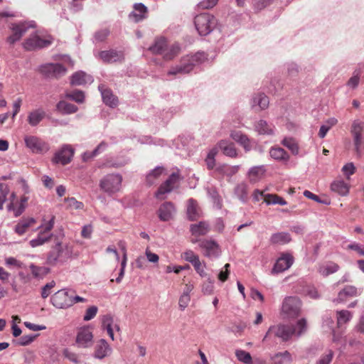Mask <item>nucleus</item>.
I'll list each match as a JSON object with an SVG mask.
<instances>
[{
	"label": "nucleus",
	"mask_w": 364,
	"mask_h": 364,
	"mask_svg": "<svg viewBox=\"0 0 364 364\" xmlns=\"http://www.w3.org/2000/svg\"><path fill=\"white\" fill-rule=\"evenodd\" d=\"M99 58L107 63L121 62L124 60V54L122 51L114 50H103L99 53Z\"/></svg>",
	"instance_id": "6ab92c4d"
},
{
	"label": "nucleus",
	"mask_w": 364,
	"mask_h": 364,
	"mask_svg": "<svg viewBox=\"0 0 364 364\" xmlns=\"http://www.w3.org/2000/svg\"><path fill=\"white\" fill-rule=\"evenodd\" d=\"M264 200L268 205L279 204L284 205L287 204V201L282 197L276 194H266L264 196Z\"/></svg>",
	"instance_id": "a19ab883"
},
{
	"label": "nucleus",
	"mask_w": 364,
	"mask_h": 364,
	"mask_svg": "<svg viewBox=\"0 0 364 364\" xmlns=\"http://www.w3.org/2000/svg\"><path fill=\"white\" fill-rule=\"evenodd\" d=\"M24 141L26 147L35 154H44L50 149L47 142L36 136H26Z\"/></svg>",
	"instance_id": "9d476101"
},
{
	"label": "nucleus",
	"mask_w": 364,
	"mask_h": 364,
	"mask_svg": "<svg viewBox=\"0 0 364 364\" xmlns=\"http://www.w3.org/2000/svg\"><path fill=\"white\" fill-rule=\"evenodd\" d=\"M191 242L193 243H196L199 242V246L202 249H203L205 252V255L206 256H212L217 255V250L218 249V245L212 240H198L197 239H192Z\"/></svg>",
	"instance_id": "4be33fe9"
},
{
	"label": "nucleus",
	"mask_w": 364,
	"mask_h": 364,
	"mask_svg": "<svg viewBox=\"0 0 364 364\" xmlns=\"http://www.w3.org/2000/svg\"><path fill=\"white\" fill-rule=\"evenodd\" d=\"M269 104V98L264 94H258L252 100V107L255 108L258 106L260 110L265 109Z\"/></svg>",
	"instance_id": "72a5a7b5"
},
{
	"label": "nucleus",
	"mask_w": 364,
	"mask_h": 364,
	"mask_svg": "<svg viewBox=\"0 0 364 364\" xmlns=\"http://www.w3.org/2000/svg\"><path fill=\"white\" fill-rule=\"evenodd\" d=\"M76 344L78 348H88L93 345V334L88 326L80 328L76 336Z\"/></svg>",
	"instance_id": "9b49d317"
},
{
	"label": "nucleus",
	"mask_w": 364,
	"mask_h": 364,
	"mask_svg": "<svg viewBox=\"0 0 364 364\" xmlns=\"http://www.w3.org/2000/svg\"><path fill=\"white\" fill-rule=\"evenodd\" d=\"M51 304L58 309H66L73 305L71 291L60 289L50 297Z\"/></svg>",
	"instance_id": "6e6552de"
},
{
	"label": "nucleus",
	"mask_w": 364,
	"mask_h": 364,
	"mask_svg": "<svg viewBox=\"0 0 364 364\" xmlns=\"http://www.w3.org/2000/svg\"><path fill=\"white\" fill-rule=\"evenodd\" d=\"M235 355L237 358L245 364H251L252 358L250 353L243 350H237L235 351Z\"/></svg>",
	"instance_id": "de8ad7c7"
},
{
	"label": "nucleus",
	"mask_w": 364,
	"mask_h": 364,
	"mask_svg": "<svg viewBox=\"0 0 364 364\" xmlns=\"http://www.w3.org/2000/svg\"><path fill=\"white\" fill-rule=\"evenodd\" d=\"M55 286V282L51 281L43 287L41 289V296L46 299L52 292L53 288Z\"/></svg>",
	"instance_id": "864d4df0"
},
{
	"label": "nucleus",
	"mask_w": 364,
	"mask_h": 364,
	"mask_svg": "<svg viewBox=\"0 0 364 364\" xmlns=\"http://www.w3.org/2000/svg\"><path fill=\"white\" fill-rule=\"evenodd\" d=\"M164 171V168L159 166L154 168L146 176V182L149 186H151L155 183L158 178L161 176Z\"/></svg>",
	"instance_id": "37998d69"
},
{
	"label": "nucleus",
	"mask_w": 364,
	"mask_h": 364,
	"mask_svg": "<svg viewBox=\"0 0 364 364\" xmlns=\"http://www.w3.org/2000/svg\"><path fill=\"white\" fill-rule=\"evenodd\" d=\"M46 117V112L43 109H37L29 112L27 121L31 126L38 124Z\"/></svg>",
	"instance_id": "bb28decb"
},
{
	"label": "nucleus",
	"mask_w": 364,
	"mask_h": 364,
	"mask_svg": "<svg viewBox=\"0 0 364 364\" xmlns=\"http://www.w3.org/2000/svg\"><path fill=\"white\" fill-rule=\"evenodd\" d=\"M106 147L107 144H105V142L100 143L92 152L85 153L84 159L86 160L87 159L97 156L101 150H104Z\"/></svg>",
	"instance_id": "bf43d9fd"
},
{
	"label": "nucleus",
	"mask_w": 364,
	"mask_h": 364,
	"mask_svg": "<svg viewBox=\"0 0 364 364\" xmlns=\"http://www.w3.org/2000/svg\"><path fill=\"white\" fill-rule=\"evenodd\" d=\"M198 57L197 55L191 56V58H188L187 59L183 60V63L182 65L179 66H176V68H171L168 74V75H176L178 73L186 74L188 73L190 71L193 70L194 66V62L196 61Z\"/></svg>",
	"instance_id": "a211bd4d"
},
{
	"label": "nucleus",
	"mask_w": 364,
	"mask_h": 364,
	"mask_svg": "<svg viewBox=\"0 0 364 364\" xmlns=\"http://www.w3.org/2000/svg\"><path fill=\"white\" fill-rule=\"evenodd\" d=\"M100 89L101 90L103 102L109 107H116L118 104V99L112 94V91L108 89L102 90V87H100Z\"/></svg>",
	"instance_id": "2f4dec72"
},
{
	"label": "nucleus",
	"mask_w": 364,
	"mask_h": 364,
	"mask_svg": "<svg viewBox=\"0 0 364 364\" xmlns=\"http://www.w3.org/2000/svg\"><path fill=\"white\" fill-rule=\"evenodd\" d=\"M218 152V148L211 149L205 159V163L208 170H212L215 166V156Z\"/></svg>",
	"instance_id": "ea45409f"
},
{
	"label": "nucleus",
	"mask_w": 364,
	"mask_h": 364,
	"mask_svg": "<svg viewBox=\"0 0 364 364\" xmlns=\"http://www.w3.org/2000/svg\"><path fill=\"white\" fill-rule=\"evenodd\" d=\"M179 180V173H173L169 178L159 186L158 191L155 193L156 198L163 199L161 196L165 193H170Z\"/></svg>",
	"instance_id": "4468645a"
},
{
	"label": "nucleus",
	"mask_w": 364,
	"mask_h": 364,
	"mask_svg": "<svg viewBox=\"0 0 364 364\" xmlns=\"http://www.w3.org/2000/svg\"><path fill=\"white\" fill-rule=\"evenodd\" d=\"M337 325L341 327L343 324L346 323L352 318V314L349 311L341 310L336 311Z\"/></svg>",
	"instance_id": "c03bdc74"
},
{
	"label": "nucleus",
	"mask_w": 364,
	"mask_h": 364,
	"mask_svg": "<svg viewBox=\"0 0 364 364\" xmlns=\"http://www.w3.org/2000/svg\"><path fill=\"white\" fill-rule=\"evenodd\" d=\"M175 213V207L171 202H165L159 208L158 215L161 221H168L171 220Z\"/></svg>",
	"instance_id": "412c9836"
},
{
	"label": "nucleus",
	"mask_w": 364,
	"mask_h": 364,
	"mask_svg": "<svg viewBox=\"0 0 364 364\" xmlns=\"http://www.w3.org/2000/svg\"><path fill=\"white\" fill-rule=\"evenodd\" d=\"M350 132L353 137L355 151L358 156H361L364 152V122L360 120L353 121Z\"/></svg>",
	"instance_id": "0eeeda50"
},
{
	"label": "nucleus",
	"mask_w": 364,
	"mask_h": 364,
	"mask_svg": "<svg viewBox=\"0 0 364 364\" xmlns=\"http://www.w3.org/2000/svg\"><path fill=\"white\" fill-rule=\"evenodd\" d=\"M112 353V348L105 339L98 340L94 346L92 356L99 360H102L109 356Z\"/></svg>",
	"instance_id": "f8f14e48"
},
{
	"label": "nucleus",
	"mask_w": 364,
	"mask_h": 364,
	"mask_svg": "<svg viewBox=\"0 0 364 364\" xmlns=\"http://www.w3.org/2000/svg\"><path fill=\"white\" fill-rule=\"evenodd\" d=\"M73 252L70 243L58 241L48 252L46 263L51 266L64 264L72 257Z\"/></svg>",
	"instance_id": "f03ea898"
},
{
	"label": "nucleus",
	"mask_w": 364,
	"mask_h": 364,
	"mask_svg": "<svg viewBox=\"0 0 364 364\" xmlns=\"http://www.w3.org/2000/svg\"><path fill=\"white\" fill-rule=\"evenodd\" d=\"M194 23L198 33L200 36H205L215 27L217 20L213 15L203 13L195 17Z\"/></svg>",
	"instance_id": "20e7f679"
},
{
	"label": "nucleus",
	"mask_w": 364,
	"mask_h": 364,
	"mask_svg": "<svg viewBox=\"0 0 364 364\" xmlns=\"http://www.w3.org/2000/svg\"><path fill=\"white\" fill-rule=\"evenodd\" d=\"M135 12L129 15L130 18H132L135 22H139L146 17L147 8L142 4H134Z\"/></svg>",
	"instance_id": "7c9ffc66"
},
{
	"label": "nucleus",
	"mask_w": 364,
	"mask_h": 364,
	"mask_svg": "<svg viewBox=\"0 0 364 364\" xmlns=\"http://www.w3.org/2000/svg\"><path fill=\"white\" fill-rule=\"evenodd\" d=\"M191 301L190 295L187 293H183V294L180 296L178 301V306L181 311H183L188 305Z\"/></svg>",
	"instance_id": "6e6d98bb"
},
{
	"label": "nucleus",
	"mask_w": 364,
	"mask_h": 364,
	"mask_svg": "<svg viewBox=\"0 0 364 364\" xmlns=\"http://www.w3.org/2000/svg\"><path fill=\"white\" fill-rule=\"evenodd\" d=\"M255 129L261 134H272L273 128L264 120H259L255 125Z\"/></svg>",
	"instance_id": "79ce46f5"
},
{
	"label": "nucleus",
	"mask_w": 364,
	"mask_h": 364,
	"mask_svg": "<svg viewBox=\"0 0 364 364\" xmlns=\"http://www.w3.org/2000/svg\"><path fill=\"white\" fill-rule=\"evenodd\" d=\"M65 358L68 359L70 362L74 363H80V360L78 354L75 352L70 350L69 349H65L63 353Z\"/></svg>",
	"instance_id": "603ef678"
},
{
	"label": "nucleus",
	"mask_w": 364,
	"mask_h": 364,
	"mask_svg": "<svg viewBox=\"0 0 364 364\" xmlns=\"http://www.w3.org/2000/svg\"><path fill=\"white\" fill-rule=\"evenodd\" d=\"M349 188V185L343 180H336L331 185L332 191L343 196L348 195Z\"/></svg>",
	"instance_id": "c85d7f7f"
},
{
	"label": "nucleus",
	"mask_w": 364,
	"mask_h": 364,
	"mask_svg": "<svg viewBox=\"0 0 364 364\" xmlns=\"http://www.w3.org/2000/svg\"><path fill=\"white\" fill-rule=\"evenodd\" d=\"M333 356V351L332 350H328L320 357L316 364H330Z\"/></svg>",
	"instance_id": "8fccbe9b"
},
{
	"label": "nucleus",
	"mask_w": 364,
	"mask_h": 364,
	"mask_svg": "<svg viewBox=\"0 0 364 364\" xmlns=\"http://www.w3.org/2000/svg\"><path fill=\"white\" fill-rule=\"evenodd\" d=\"M10 193L9 186L6 183H0V210L4 208V204L8 199Z\"/></svg>",
	"instance_id": "49530a36"
},
{
	"label": "nucleus",
	"mask_w": 364,
	"mask_h": 364,
	"mask_svg": "<svg viewBox=\"0 0 364 364\" xmlns=\"http://www.w3.org/2000/svg\"><path fill=\"white\" fill-rule=\"evenodd\" d=\"M282 144L287 147L294 154H297L299 152V146L296 141L292 138H285L282 141Z\"/></svg>",
	"instance_id": "09e8293b"
},
{
	"label": "nucleus",
	"mask_w": 364,
	"mask_h": 364,
	"mask_svg": "<svg viewBox=\"0 0 364 364\" xmlns=\"http://www.w3.org/2000/svg\"><path fill=\"white\" fill-rule=\"evenodd\" d=\"M187 214L190 220H196L199 216V208L196 201L192 198L188 200V205L187 208Z\"/></svg>",
	"instance_id": "f704fd0d"
},
{
	"label": "nucleus",
	"mask_w": 364,
	"mask_h": 364,
	"mask_svg": "<svg viewBox=\"0 0 364 364\" xmlns=\"http://www.w3.org/2000/svg\"><path fill=\"white\" fill-rule=\"evenodd\" d=\"M36 223V220L33 218H23L15 225L14 231L18 235H23L30 228L33 227Z\"/></svg>",
	"instance_id": "5701e85b"
},
{
	"label": "nucleus",
	"mask_w": 364,
	"mask_h": 364,
	"mask_svg": "<svg viewBox=\"0 0 364 364\" xmlns=\"http://www.w3.org/2000/svg\"><path fill=\"white\" fill-rule=\"evenodd\" d=\"M219 148L223 151V154L231 158H235L237 155V150L232 143H228L226 141L221 140L218 143Z\"/></svg>",
	"instance_id": "473e14b6"
},
{
	"label": "nucleus",
	"mask_w": 364,
	"mask_h": 364,
	"mask_svg": "<svg viewBox=\"0 0 364 364\" xmlns=\"http://www.w3.org/2000/svg\"><path fill=\"white\" fill-rule=\"evenodd\" d=\"M192 235L198 237L206 235L209 231V225L206 222L201 221L198 224H192L190 228Z\"/></svg>",
	"instance_id": "c756f323"
},
{
	"label": "nucleus",
	"mask_w": 364,
	"mask_h": 364,
	"mask_svg": "<svg viewBox=\"0 0 364 364\" xmlns=\"http://www.w3.org/2000/svg\"><path fill=\"white\" fill-rule=\"evenodd\" d=\"M42 73L48 77H60L66 73V68L59 63H50L42 66Z\"/></svg>",
	"instance_id": "f3484780"
},
{
	"label": "nucleus",
	"mask_w": 364,
	"mask_h": 364,
	"mask_svg": "<svg viewBox=\"0 0 364 364\" xmlns=\"http://www.w3.org/2000/svg\"><path fill=\"white\" fill-rule=\"evenodd\" d=\"M55 218V217L52 215L51 218L48 222L43 220V223L38 228L39 232L37 237L43 239L46 243L51 240L53 235L50 232L54 227Z\"/></svg>",
	"instance_id": "2eb2a0df"
},
{
	"label": "nucleus",
	"mask_w": 364,
	"mask_h": 364,
	"mask_svg": "<svg viewBox=\"0 0 364 364\" xmlns=\"http://www.w3.org/2000/svg\"><path fill=\"white\" fill-rule=\"evenodd\" d=\"M65 201L68 203V205L70 208L76 210L82 209L84 206L82 202L77 201L75 198H65Z\"/></svg>",
	"instance_id": "13d9d810"
},
{
	"label": "nucleus",
	"mask_w": 364,
	"mask_h": 364,
	"mask_svg": "<svg viewBox=\"0 0 364 364\" xmlns=\"http://www.w3.org/2000/svg\"><path fill=\"white\" fill-rule=\"evenodd\" d=\"M230 136L233 140L240 144L246 150L250 149V141L247 136L243 134L241 132L233 131Z\"/></svg>",
	"instance_id": "c9c22d12"
},
{
	"label": "nucleus",
	"mask_w": 364,
	"mask_h": 364,
	"mask_svg": "<svg viewBox=\"0 0 364 364\" xmlns=\"http://www.w3.org/2000/svg\"><path fill=\"white\" fill-rule=\"evenodd\" d=\"M355 168L353 163L346 164L342 168L343 172L347 176L348 178H349L350 175H353L355 173Z\"/></svg>",
	"instance_id": "338daca9"
},
{
	"label": "nucleus",
	"mask_w": 364,
	"mask_h": 364,
	"mask_svg": "<svg viewBox=\"0 0 364 364\" xmlns=\"http://www.w3.org/2000/svg\"><path fill=\"white\" fill-rule=\"evenodd\" d=\"M28 27L25 23L12 24L11 26V34L8 37L7 41L14 44L19 41L27 31Z\"/></svg>",
	"instance_id": "aec40b11"
},
{
	"label": "nucleus",
	"mask_w": 364,
	"mask_h": 364,
	"mask_svg": "<svg viewBox=\"0 0 364 364\" xmlns=\"http://www.w3.org/2000/svg\"><path fill=\"white\" fill-rule=\"evenodd\" d=\"M182 257L186 261L191 262L193 265L200 261L199 257L192 250L186 251Z\"/></svg>",
	"instance_id": "3c124183"
},
{
	"label": "nucleus",
	"mask_w": 364,
	"mask_h": 364,
	"mask_svg": "<svg viewBox=\"0 0 364 364\" xmlns=\"http://www.w3.org/2000/svg\"><path fill=\"white\" fill-rule=\"evenodd\" d=\"M294 262V257L289 253H282L276 261L272 269V274H278L288 269Z\"/></svg>",
	"instance_id": "ddd939ff"
},
{
	"label": "nucleus",
	"mask_w": 364,
	"mask_h": 364,
	"mask_svg": "<svg viewBox=\"0 0 364 364\" xmlns=\"http://www.w3.org/2000/svg\"><path fill=\"white\" fill-rule=\"evenodd\" d=\"M339 266L336 263L331 262L325 266L319 268V273L323 276H328L331 274L336 272L339 269Z\"/></svg>",
	"instance_id": "a18cd8bd"
},
{
	"label": "nucleus",
	"mask_w": 364,
	"mask_h": 364,
	"mask_svg": "<svg viewBox=\"0 0 364 364\" xmlns=\"http://www.w3.org/2000/svg\"><path fill=\"white\" fill-rule=\"evenodd\" d=\"M92 231L93 228L91 225H85L81 231V236L83 238L90 239L91 237Z\"/></svg>",
	"instance_id": "774afa93"
},
{
	"label": "nucleus",
	"mask_w": 364,
	"mask_h": 364,
	"mask_svg": "<svg viewBox=\"0 0 364 364\" xmlns=\"http://www.w3.org/2000/svg\"><path fill=\"white\" fill-rule=\"evenodd\" d=\"M346 249L349 250H353L356 252L359 255L364 256V245H360L359 243L353 242L349 244Z\"/></svg>",
	"instance_id": "052dcab7"
},
{
	"label": "nucleus",
	"mask_w": 364,
	"mask_h": 364,
	"mask_svg": "<svg viewBox=\"0 0 364 364\" xmlns=\"http://www.w3.org/2000/svg\"><path fill=\"white\" fill-rule=\"evenodd\" d=\"M358 295V289L354 286H346L343 290H341L338 295L337 299L333 301L335 303H342L346 301L348 297H353Z\"/></svg>",
	"instance_id": "393cba45"
},
{
	"label": "nucleus",
	"mask_w": 364,
	"mask_h": 364,
	"mask_svg": "<svg viewBox=\"0 0 364 364\" xmlns=\"http://www.w3.org/2000/svg\"><path fill=\"white\" fill-rule=\"evenodd\" d=\"M97 313V307L95 306H90L86 310L83 319L85 321H90L96 316Z\"/></svg>",
	"instance_id": "e2e57ef3"
},
{
	"label": "nucleus",
	"mask_w": 364,
	"mask_h": 364,
	"mask_svg": "<svg viewBox=\"0 0 364 364\" xmlns=\"http://www.w3.org/2000/svg\"><path fill=\"white\" fill-rule=\"evenodd\" d=\"M218 2V0H203L198 3V7L200 9H210L213 8Z\"/></svg>",
	"instance_id": "4d7b16f0"
},
{
	"label": "nucleus",
	"mask_w": 364,
	"mask_h": 364,
	"mask_svg": "<svg viewBox=\"0 0 364 364\" xmlns=\"http://www.w3.org/2000/svg\"><path fill=\"white\" fill-rule=\"evenodd\" d=\"M73 154L74 149L68 145H65L55 154L53 161L55 163H60L63 165H65L70 162Z\"/></svg>",
	"instance_id": "dca6fc26"
},
{
	"label": "nucleus",
	"mask_w": 364,
	"mask_h": 364,
	"mask_svg": "<svg viewBox=\"0 0 364 364\" xmlns=\"http://www.w3.org/2000/svg\"><path fill=\"white\" fill-rule=\"evenodd\" d=\"M307 330V323L305 318L299 319L296 326L278 324L272 326L269 328L264 340L268 337L274 335L276 337L281 338L283 341H289L293 335L299 337L304 333Z\"/></svg>",
	"instance_id": "f257e3e1"
},
{
	"label": "nucleus",
	"mask_w": 364,
	"mask_h": 364,
	"mask_svg": "<svg viewBox=\"0 0 364 364\" xmlns=\"http://www.w3.org/2000/svg\"><path fill=\"white\" fill-rule=\"evenodd\" d=\"M57 109L63 114H73L77 111V107L75 105L65 101H60L57 104Z\"/></svg>",
	"instance_id": "e433bc0d"
},
{
	"label": "nucleus",
	"mask_w": 364,
	"mask_h": 364,
	"mask_svg": "<svg viewBox=\"0 0 364 364\" xmlns=\"http://www.w3.org/2000/svg\"><path fill=\"white\" fill-rule=\"evenodd\" d=\"M269 154L276 160L287 161L289 158L287 152L280 147H273L270 149Z\"/></svg>",
	"instance_id": "4c0bfd02"
},
{
	"label": "nucleus",
	"mask_w": 364,
	"mask_h": 364,
	"mask_svg": "<svg viewBox=\"0 0 364 364\" xmlns=\"http://www.w3.org/2000/svg\"><path fill=\"white\" fill-rule=\"evenodd\" d=\"M301 301L297 296L286 297L282 306V313L288 318H295L300 315Z\"/></svg>",
	"instance_id": "423d86ee"
},
{
	"label": "nucleus",
	"mask_w": 364,
	"mask_h": 364,
	"mask_svg": "<svg viewBox=\"0 0 364 364\" xmlns=\"http://www.w3.org/2000/svg\"><path fill=\"white\" fill-rule=\"evenodd\" d=\"M92 81V77L85 73L79 71L74 73L71 77V84L73 85H82L90 83Z\"/></svg>",
	"instance_id": "cd10ccee"
},
{
	"label": "nucleus",
	"mask_w": 364,
	"mask_h": 364,
	"mask_svg": "<svg viewBox=\"0 0 364 364\" xmlns=\"http://www.w3.org/2000/svg\"><path fill=\"white\" fill-rule=\"evenodd\" d=\"M109 31L108 29H102L95 33V39L100 42L104 41L109 36Z\"/></svg>",
	"instance_id": "69168bd1"
},
{
	"label": "nucleus",
	"mask_w": 364,
	"mask_h": 364,
	"mask_svg": "<svg viewBox=\"0 0 364 364\" xmlns=\"http://www.w3.org/2000/svg\"><path fill=\"white\" fill-rule=\"evenodd\" d=\"M265 173L264 166H253L247 172V178L251 183H255L264 178Z\"/></svg>",
	"instance_id": "b1692460"
},
{
	"label": "nucleus",
	"mask_w": 364,
	"mask_h": 364,
	"mask_svg": "<svg viewBox=\"0 0 364 364\" xmlns=\"http://www.w3.org/2000/svg\"><path fill=\"white\" fill-rule=\"evenodd\" d=\"M149 50L153 54L162 55L165 60H170L179 53L180 48L177 44H173L168 48L166 40L161 37L156 38L154 45Z\"/></svg>",
	"instance_id": "7ed1b4c3"
},
{
	"label": "nucleus",
	"mask_w": 364,
	"mask_h": 364,
	"mask_svg": "<svg viewBox=\"0 0 364 364\" xmlns=\"http://www.w3.org/2000/svg\"><path fill=\"white\" fill-rule=\"evenodd\" d=\"M53 38L50 36H40L37 34L31 36L23 43V47L28 50H33L49 46L53 43Z\"/></svg>",
	"instance_id": "1a4fd4ad"
},
{
	"label": "nucleus",
	"mask_w": 364,
	"mask_h": 364,
	"mask_svg": "<svg viewBox=\"0 0 364 364\" xmlns=\"http://www.w3.org/2000/svg\"><path fill=\"white\" fill-rule=\"evenodd\" d=\"M103 326L105 327L107 332L112 341L114 340V331L112 327V318H106L103 321Z\"/></svg>",
	"instance_id": "680f3d73"
},
{
	"label": "nucleus",
	"mask_w": 364,
	"mask_h": 364,
	"mask_svg": "<svg viewBox=\"0 0 364 364\" xmlns=\"http://www.w3.org/2000/svg\"><path fill=\"white\" fill-rule=\"evenodd\" d=\"M145 255L149 262L151 263H158L159 257L158 255L151 252L149 247L146 249Z\"/></svg>",
	"instance_id": "0e129e2a"
},
{
	"label": "nucleus",
	"mask_w": 364,
	"mask_h": 364,
	"mask_svg": "<svg viewBox=\"0 0 364 364\" xmlns=\"http://www.w3.org/2000/svg\"><path fill=\"white\" fill-rule=\"evenodd\" d=\"M67 97L77 102H82L85 98L84 93L80 90H75L67 94Z\"/></svg>",
	"instance_id": "5fc2aeb1"
},
{
	"label": "nucleus",
	"mask_w": 364,
	"mask_h": 364,
	"mask_svg": "<svg viewBox=\"0 0 364 364\" xmlns=\"http://www.w3.org/2000/svg\"><path fill=\"white\" fill-rule=\"evenodd\" d=\"M291 240V235L288 232H279L274 233L269 238V242L272 245H284Z\"/></svg>",
	"instance_id": "a878e982"
},
{
	"label": "nucleus",
	"mask_w": 364,
	"mask_h": 364,
	"mask_svg": "<svg viewBox=\"0 0 364 364\" xmlns=\"http://www.w3.org/2000/svg\"><path fill=\"white\" fill-rule=\"evenodd\" d=\"M31 272L34 278L41 279L47 275L49 272V269L46 267H38L33 264L29 266Z\"/></svg>",
	"instance_id": "58836bf2"
},
{
	"label": "nucleus",
	"mask_w": 364,
	"mask_h": 364,
	"mask_svg": "<svg viewBox=\"0 0 364 364\" xmlns=\"http://www.w3.org/2000/svg\"><path fill=\"white\" fill-rule=\"evenodd\" d=\"M122 177L119 174H107L100 181V187L102 191L109 195L114 194L120 191Z\"/></svg>",
	"instance_id": "39448f33"
}]
</instances>
